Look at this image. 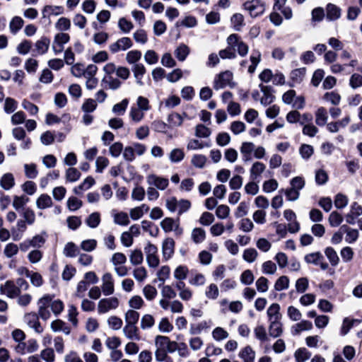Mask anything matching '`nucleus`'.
Returning <instances> with one entry per match:
<instances>
[{
    "mask_svg": "<svg viewBox=\"0 0 362 362\" xmlns=\"http://www.w3.org/2000/svg\"><path fill=\"white\" fill-rule=\"evenodd\" d=\"M38 314L41 319L47 320L51 314L49 308L54 315H59L64 310V303L59 300H54L53 296L46 294L37 300Z\"/></svg>",
    "mask_w": 362,
    "mask_h": 362,
    "instance_id": "nucleus-1",
    "label": "nucleus"
},
{
    "mask_svg": "<svg viewBox=\"0 0 362 362\" xmlns=\"http://www.w3.org/2000/svg\"><path fill=\"white\" fill-rule=\"evenodd\" d=\"M119 300L115 296L102 298L98 303V313L103 315L111 310H117L119 306Z\"/></svg>",
    "mask_w": 362,
    "mask_h": 362,
    "instance_id": "nucleus-2",
    "label": "nucleus"
},
{
    "mask_svg": "<svg viewBox=\"0 0 362 362\" xmlns=\"http://www.w3.org/2000/svg\"><path fill=\"white\" fill-rule=\"evenodd\" d=\"M144 252L148 265L153 268L157 267L160 263L157 247L148 242L144 247Z\"/></svg>",
    "mask_w": 362,
    "mask_h": 362,
    "instance_id": "nucleus-3",
    "label": "nucleus"
},
{
    "mask_svg": "<svg viewBox=\"0 0 362 362\" xmlns=\"http://www.w3.org/2000/svg\"><path fill=\"white\" fill-rule=\"evenodd\" d=\"M227 42L233 49H236L240 56L244 57L247 54L248 46L239 40L238 35L231 34L229 35L227 38Z\"/></svg>",
    "mask_w": 362,
    "mask_h": 362,
    "instance_id": "nucleus-4",
    "label": "nucleus"
},
{
    "mask_svg": "<svg viewBox=\"0 0 362 362\" xmlns=\"http://www.w3.org/2000/svg\"><path fill=\"white\" fill-rule=\"evenodd\" d=\"M233 74L230 71H225L217 75L214 81V88L216 90L232 86Z\"/></svg>",
    "mask_w": 362,
    "mask_h": 362,
    "instance_id": "nucleus-5",
    "label": "nucleus"
},
{
    "mask_svg": "<svg viewBox=\"0 0 362 362\" xmlns=\"http://www.w3.org/2000/svg\"><path fill=\"white\" fill-rule=\"evenodd\" d=\"M101 289L105 296H110L115 292V281L113 276L110 272L103 274L101 278Z\"/></svg>",
    "mask_w": 362,
    "mask_h": 362,
    "instance_id": "nucleus-6",
    "label": "nucleus"
},
{
    "mask_svg": "<svg viewBox=\"0 0 362 362\" xmlns=\"http://www.w3.org/2000/svg\"><path fill=\"white\" fill-rule=\"evenodd\" d=\"M133 45L132 40L128 37H123L118 39L116 42L109 46L110 51L115 54L120 51H125Z\"/></svg>",
    "mask_w": 362,
    "mask_h": 362,
    "instance_id": "nucleus-7",
    "label": "nucleus"
},
{
    "mask_svg": "<svg viewBox=\"0 0 362 362\" xmlns=\"http://www.w3.org/2000/svg\"><path fill=\"white\" fill-rule=\"evenodd\" d=\"M39 314L35 313H27L24 316V321L27 325L35 330L37 334H40L44 331L43 327L39 321Z\"/></svg>",
    "mask_w": 362,
    "mask_h": 362,
    "instance_id": "nucleus-8",
    "label": "nucleus"
},
{
    "mask_svg": "<svg viewBox=\"0 0 362 362\" xmlns=\"http://www.w3.org/2000/svg\"><path fill=\"white\" fill-rule=\"evenodd\" d=\"M245 8L252 17H257L264 11V4L259 0H252L244 4Z\"/></svg>",
    "mask_w": 362,
    "mask_h": 362,
    "instance_id": "nucleus-9",
    "label": "nucleus"
},
{
    "mask_svg": "<svg viewBox=\"0 0 362 362\" xmlns=\"http://www.w3.org/2000/svg\"><path fill=\"white\" fill-rule=\"evenodd\" d=\"M147 183L159 190H165L168 185L169 180L168 178L158 176L154 174H151L146 177Z\"/></svg>",
    "mask_w": 362,
    "mask_h": 362,
    "instance_id": "nucleus-10",
    "label": "nucleus"
},
{
    "mask_svg": "<svg viewBox=\"0 0 362 362\" xmlns=\"http://www.w3.org/2000/svg\"><path fill=\"white\" fill-rule=\"evenodd\" d=\"M0 293L10 298H14L19 296V291L16 288V284L12 281H7L4 284H1L0 286Z\"/></svg>",
    "mask_w": 362,
    "mask_h": 362,
    "instance_id": "nucleus-11",
    "label": "nucleus"
},
{
    "mask_svg": "<svg viewBox=\"0 0 362 362\" xmlns=\"http://www.w3.org/2000/svg\"><path fill=\"white\" fill-rule=\"evenodd\" d=\"M341 233L344 236L345 242L349 244L355 243L359 236V232L357 229L350 228L347 226H342L341 227Z\"/></svg>",
    "mask_w": 362,
    "mask_h": 362,
    "instance_id": "nucleus-12",
    "label": "nucleus"
},
{
    "mask_svg": "<svg viewBox=\"0 0 362 362\" xmlns=\"http://www.w3.org/2000/svg\"><path fill=\"white\" fill-rule=\"evenodd\" d=\"M122 332L129 340L139 341L141 339L139 328L135 325L125 324L122 329Z\"/></svg>",
    "mask_w": 362,
    "mask_h": 362,
    "instance_id": "nucleus-13",
    "label": "nucleus"
},
{
    "mask_svg": "<svg viewBox=\"0 0 362 362\" xmlns=\"http://www.w3.org/2000/svg\"><path fill=\"white\" fill-rule=\"evenodd\" d=\"M160 226L165 233L175 230L177 233H182L178 223L172 218H165L160 222Z\"/></svg>",
    "mask_w": 362,
    "mask_h": 362,
    "instance_id": "nucleus-14",
    "label": "nucleus"
},
{
    "mask_svg": "<svg viewBox=\"0 0 362 362\" xmlns=\"http://www.w3.org/2000/svg\"><path fill=\"white\" fill-rule=\"evenodd\" d=\"M175 241L172 238H166L162 245L163 257L165 260L172 257L174 254Z\"/></svg>",
    "mask_w": 362,
    "mask_h": 362,
    "instance_id": "nucleus-15",
    "label": "nucleus"
},
{
    "mask_svg": "<svg viewBox=\"0 0 362 362\" xmlns=\"http://www.w3.org/2000/svg\"><path fill=\"white\" fill-rule=\"evenodd\" d=\"M362 214V206L354 202L351 207V211L345 216L346 221L349 224H354L355 219Z\"/></svg>",
    "mask_w": 362,
    "mask_h": 362,
    "instance_id": "nucleus-16",
    "label": "nucleus"
},
{
    "mask_svg": "<svg viewBox=\"0 0 362 362\" xmlns=\"http://www.w3.org/2000/svg\"><path fill=\"white\" fill-rule=\"evenodd\" d=\"M261 91L263 93L262 97L260 99L262 105L267 106L270 105L274 100V96L272 94V88L267 86L260 85Z\"/></svg>",
    "mask_w": 362,
    "mask_h": 362,
    "instance_id": "nucleus-17",
    "label": "nucleus"
},
{
    "mask_svg": "<svg viewBox=\"0 0 362 362\" xmlns=\"http://www.w3.org/2000/svg\"><path fill=\"white\" fill-rule=\"evenodd\" d=\"M50 327L54 332H62L66 335H69L71 332V329L67 324L59 319L52 321Z\"/></svg>",
    "mask_w": 362,
    "mask_h": 362,
    "instance_id": "nucleus-18",
    "label": "nucleus"
},
{
    "mask_svg": "<svg viewBox=\"0 0 362 362\" xmlns=\"http://www.w3.org/2000/svg\"><path fill=\"white\" fill-rule=\"evenodd\" d=\"M283 333V325L281 320L269 321V334L274 338L280 337Z\"/></svg>",
    "mask_w": 362,
    "mask_h": 362,
    "instance_id": "nucleus-19",
    "label": "nucleus"
},
{
    "mask_svg": "<svg viewBox=\"0 0 362 362\" xmlns=\"http://www.w3.org/2000/svg\"><path fill=\"white\" fill-rule=\"evenodd\" d=\"M132 70L133 71L136 83L140 86H144L142 78L146 72L144 65L141 63L136 64L132 66Z\"/></svg>",
    "mask_w": 362,
    "mask_h": 362,
    "instance_id": "nucleus-20",
    "label": "nucleus"
},
{
    "mask_svg": "<svg viewBox=\"0 0 362 362\" xmlns=\"http://www.w3.org/2000/svg\"><path fill=\"white\" fill-rule=\"evenodd\" d=\"M255 351L250 346H246L243 348L238 354L243 362H255Z\"/></svg>",
    "mask_w": 362,
    "mask_h": 362,
    "instance_id": "nucleus-21",
    "label": "nucleus"
},
{
    "mask_svg": "<svg viewBox=\"0 0 362 362\" xmlns=\"http://www.w3.org/2000/svg\"><path fill=\"white\" fill-rule=\"evenodd\" d=\"M101 85L105 88L117 90L120 87L121 81L112 76H105L101 81Z\"/></svg>",
    "mask_w": 362,
    "mask_h": 362,
    "instance_id": "nucleus-22",
    "label": "nucleus"
},
{
    "mask_svg": "<svg viewBox=\"0 0 362 362\" xmlns=\"http://www.w3.org/2000/svg\"><path fill=\"white\" fill-rule=\"evenodd\" d=\"M26 222L23 220H18L16 223V228L11 229V233L13 239L16 241L21 239L23 233L26 230L27 226Z\"/></svg>",
    "mask_w": 362,
    "mask_h": 362,
    "instance_id": "nucleus-23",
    "label": "nucleus"
},
{
    "mask_svg": "<svg viewBox=\"0 0 362 362\" xmlns=\"http://www.w3.org/2000/svg\"><path fill=\"white\" fill-rule=\"evenodd\" d=\"M268 320H281L282 315L280 313V305L278 303H272L267 309Z\"/></svg>",
    "mask_w": 362,
    "mask_h": 362,
    "instance_id": "nucleus-24",
    "label": "nucleus"
},
{
    "mask_svg": "<svg viewBox=\"0 0 362 362\" xmlns=\"http://www.w3.org/2000/svg\"><path fill=\"white\" fill-rule=\"evenodd\" d=\"M255 150V144L252 142H243L240 148V151L243 155L244 161H249L251 159V153Z\"/></svg>",
    "mask_w": 362,
    "mask_h": 362,
    "instance_id": "nucleus-25",
    "label": "nucleus"
},
{
    "mask_svg": "<svg viewBox=\"0 0 362 362\" xmlns=\"http://www.w3.org/2000/svg\"><path fill=\"white\" fill-rule=\"evenodd\" d=\"M24 269L25 276L30 279V283L33 286L40 287L43 284L44 280L40 273L30 272L27 269Z\"/></svg>",
    "mask_w": 362,
    "mask_h": 362,
    "instance_id": "nucleus-26",
    "label": "nucleus"
},
{
    "mask_svg": "<svg viewBox=\"0 0 362 362\" xmlns=\"http://www.w3.org/2000/svg\"><path fill=\"white\" fill-rule=\"evenodd\" d=\"M187 117V115L185 112H183L182 115L173 112L168 115V122L171 127H180L182 125L184 119Z\"/></svg>",
    "mask_w": 362,
    "mask_h": 362,
    "instance_id": "nucleus-27",
    "label": "nucleus"
},
{
    "mask_svg": "<svg viewBox=\"0 0 362 362\" xmlns=\"http://www.w3.org/2000/svg\"><path fill=\"white\" fill-rule=\"evenodd\" d=\"M15 185V180L12 173L4 174L0 179V186L5 190L11 189Z\"/></svg>",
    "mask_w": 362,
    "mask_h": 362,
    "instance_id": "nucleus-28",
    "label": "nucleus"
},
{
    "mask_svg": "<svg viewBox=\"0 0 362 362\" xmlns=\"http://www.w3.org/2000/svg\"><path fill=\"white\" fill-rule=\"evenodd\" d=\"M313 328V324L308 320H302L296 323L291 327V332L294 335L300 334L303 331L310 330Z\"/></svg>",
    "mask_w": 362,
    "mask_h": 362,
    "instance_id": "nucleus-29",
    "label": "nucleus"
},
{
    "mask_svg": "<svg viewBox=\"0 0 362 362\" xmlns=\"http://www.w3.org/2000/svg\"><path fill=\"white\" fill-rule=\"evenodd\" d=\"M49 44L50 40L46 37H42L38 40L35 44L37 54L40 55L45 54L48 51Z\"/></svg>",
    "mask_w": 362,
    "mask_h": 362,
    "instance_id": "nucleus-30",
    "label": "nucleus"
},
{
    "mask_svg": "<svg viewBox=\"0 0 362 362\" xmlns=\"http://www.w3.org/2000/svg\"><path fill=\"white\" fill-rule=\"evenodd\" d=\"M265 169L266 165L264 163L258 161L255 162L250 170V177L252 180H256L260 176V175L265 170Z\"/></svg>",
    "mask_w": 362,
    "mask_h": 362,
    "instance_id": "nucleus-31",
    "label": "nucleus"
},
{
    "mask_svg": "<svg viewBox=\"0 0 362 362\" xmlns=\"http://www.w3.org/2000/svg\"><path fill=\"white\" fill-rule=\"evenodd\" d=\"M156 324L155 317L151 314H144L142 315L140 321V327L142 330L150 329Z\"/></svg>",
    "mask_w": 362,
    "mask_h": 362,
    "instance_id": "nucleus-32",
    "label": "nucleus"
},
{
    "mask_svg": "<svg viewBox=\"0 0 362 362\" xmlns=\"http://www.w3.org/2000/svg\"><path fill=\"white\" fill-rule=\"evenodd\" d=\"M24 21L20 16H14L9 23L10 32L16 35L23 26Z\"/></svg>",
    "mask_w": 362,
    "mask_h": 362,
    "instance_id": "nucleus-33",
    "label": "nucleus"
},
{
    "mask_svg": "<svg viewBox=\"0 0 362 362\" xmlns=\"http://www.w3.org/2000/svg\"><path fill=\"white\" fill-rule=\"evenodd\" d=\"M339 16V9L333 4H328L326 7V18L332 21L337 20Z\"/></svg>",
    "mask_w": 362,
    "mask_h": 362,
    "instance_id": "nucleus-34",
    "label": "nucleus"
},
{
    "mask_svg": "<svg viewBox=\"0 0 362 362\" xmlns=\"http://www.w3.org/2000/svg\"><path fill=\"white\" fill-rule=\"evenodd\" d=\"M327 110L323 107H319L315 112V123L318 126H324L327 121Z\"/></svg>",
    "mask_w": 362,
    "mask_h": 362,
    "instance_id": "nucleus-35",
    "label": "nucleus"
},
{
    "mask_svg": "<svg viewBox=\"0 0 362 362\" xmlns=\"http://www.w3.org/2000/svg\"><path fill=\"white\" fill-rule=\"evenodd\" d=\"M36 205L38 209H45L52 206V200L48 194H41L36 201Z\"/></svg>",
    "mask_w": 362,
    "mask_h": 362,
    "instance_id": "nucleus-36",
    "label": "nucleus"
},
{
    "mask_svg": "<svg viewBox=\"0 0 362 362\" xmlns=\"http://www.w3.org/2000/svg\"><path fill=\"white\" fill-rule=\"evenodd\" d=\"M174 54L179 61L183 62L189 54V48L186 45L181 44L176 48Z\"/></svg>",
    "mask_w": 362,
    "mask_h": 362,
    "instance_id": "nucleus-37",
    "label": "nucleus"
},
{
    "mask_svg": "<svg viewBox=\"0 0 362 362\" xmlns=\"http://www.w3.org/2000/svg\"><path fill=\"white\" fill-rule=\"evenodd\" d=\"M213 339L216 341H221L229 337V333L221 327H216L211 332Z\"/></svg>",
    "mask_w": 362,
    "mask_h": 362,
    "instance_id": "nucleus-38",
    "label": "nucleus"
},
{
    "mask_svg": "<svg viewBox=\"0 0 362 362\" xmlns=\"http://www.w3.org/2000/svg\"><path fill=\"white\" fill-rule=\"evenodd\" d=\"M139 319V313L134 310H128L124 314L125 324L136 325Z\"/></svg>",
    "mask_w": 362,
    "mask_h": 362,
    "instance_id": "nucleus-39",
    "label": "nucleus"
},
{
    "mask_svg": "<svg viewBox=\"0 0 362 362\" xmlns=\"http://www.w3.org/2000/svg\"><path fill=\"white\" fill-rule=\"evenodd\" d=\"M80 171L75 168H69L65 172V178L67 182H75L81 177Z\"/></svg>",
    "mask_w": 362,
    "mask_h": 362,
    "instance_id": "nucleus-40",
    "label": "nucleus"
},
{
    "mask_svg": "<svg viewBox=\"0 0 362 362\" xmlns=\"http://www.w3.org/2000/svg\"><path fill=\"white\" fill-rule=\"evenodd\" d=\"M261 60V53L258 50H253L250 56L251 65L248 67V72L252 74Z\"/></svg>",
    "mask_w": 362,
    "mask_h": 362,
    "instance_id": "nucleus-41",
    "label": "nucleus"
},
{
    "mask_svg": "<svg viewBox=\"0 0 362 362\" xmlns=\"http://www.w3.org/2000/svg\"><path fill=\"white\" fill-rule=\"evenodd\" d=\"M206 238V232L202 228H195L192 231V239L196 244L202 243Z\"/></svg>",
    "mask_w": 362,
    "mask_h": 362,
    "instance_id": "nucleus-42",
    "label": "nucleus"
},
{
    "mask_svg": "<svg viewBox=\"0 0 362 362\" xmlns=\"http://www.w3.org/2000/svg\"><path fill=\"white\" fill-rule=\"evenodd\" d=\"M294 356L296 362H305L311 356V353L305 348H300L295 351Z\"/></svg>",
    "mask_w": 362,
    "mask_h": 362,
    "instance_id": "nucleus-43",
    "label": "nucleus"
},
{
    "mask_svg": "<svg viewBox=\"0 0 362 362\" xmlns=\"http://www.w3.org/2000/svg\"><path fill=\"white\" fill-rule=\"evenodd\" d=\"M142 56L141 52L139 50H131L126 54V61L129 64H136L141 59Z\"/></svg>",
    "mask_w": 362,
    "mask_h": 362,
    "instance_id": "nucleus-44",
    "label": "nucleus"
},
{
    "mask_svg": "<svg viewBox=\"0 0 362 362\" xmlns=\"http://www.w3.org/2000/svg\"><path fill=\"white\" fill-rule=\"evenodd\" d=\"M219 290L216 284H210L206 288L205 296L210 300H216L218 297Z\"/></svg>",
    "mask_w": 362,
    "mask_h": 362,
    "instance_id": "nucleus-45",
    "label": "nucleus"
},
{
    "mask_svg": "<svg viewBox=\"0 0 362 362\" xmlns=\"http://www.w3.org/2000/svg\"><path fill=\"white\" fill-rule=\"evenodd\" d=\"M142 291L146 299L149 301L153 300L158 294L157 289L150 284L146 285Z\"/></svg>",
    "mask_w": 362,
    "mask_h": 362,
    "instance_id": "nucleus-46",
    "label": "nucleus"
},
{
    "mask_svg": "<svg viewBox=\"0 0 362 362\" xmlns=\"http://www.w3.org/2000/svg\"><path fill=\"white\" fill-rule=\"evenodd\" d=\"M290 280L286 276H280L274 284V289L281 291L287 289L289 287Z\"/></svg>",
    "mask_w": 362,
    "mask_h": 362,
    "instance_id": "nucleus-47",
    "label": "nucleus"
},
{
    "mask_svg": "<svg viewBox=\"0 0 362 362\" xmlns=\"http://www.w3.org/2000/svg\"><path fill=\"white\" fill-rule=\"evenodd\" d=\"M323 100L333 105H337L339 103V94L337 90L327 92L323 95Z\"/></svg>",
    "mask_w": 362,
    "mask_h": 362,
    "instance_id": "nucleus-48",
    "label": "nucleus"
},
{
    "mask_svg": "<svg viewBox=\"0 0 362 362\" xmlns=\"http://www.w3.org/2000/svg\"><path fill=\"white\" fill-rule=\"evenodd\" d=\"M323 256L319 252H313L308 254L305 256L304 259L308 264H313L315 265H318L321 260H323Z\"/></svg>",
    "mask_w": 362,
    "mask_h": 362,
    "instance_id": "nucleus-49",
    "label": "nucleus"
},
{
    "mask_svg": "<svg viewBox=\"0 0 362 362\" xmlns=\"http://www.w3.org/2000/svg\"><path fill=\"white\" fill-rule=\"evenodd\" d=\"M361 322H362V320L351 319L349 317H346L343 320V324H342V327H341L342 333L344 334H346L354 324H360Z\"/></svg>",
    "mask_w": 362,
    "mask_h": 362,
    "instance_id": "nucleus-50",
    "label": "nucleus"
},
{
    "mask_svg": "<svg viewBox=\"0 0 362 362\" xmlns=\"http://www.w3.org/2000/svg\"><path fill=\"white\" fill-rule=\"evenodd\" d=\"M97 108V103L92 98L85 100L81 105V110L84 113H90Z\"/></svg>",
    "mask_w": 362,
    "mask_h": 362,
    "instance_id": "nucleus-51",
    "label": "nucleus"
},
{
    "mask_svg": "<svg viewBox=\"0 0 362 362\" xmlns=\"http://www.w3.org/2000/svg\"><path fill=\"white\" fill-rule=\"evenodd\" d=\"M144 110L132 107L129 111V117L134 122H141L144 117Z\"/></svg>",
    "mask_w": 362,
    "mask_h": 362,
    "instance_id": "nucleus-52",
    "label": "nucleus"
},
{
    "mask_svg": "<svg viewBox=\"0 0 362 362\" xmlns=\"http://www.w3.org/2000/svg\"><path fill=\"white\" fill-rule=\"evenodd\" d=\"M188 268L185 265H180L174 271V277L178 281H183L187 276Z\"/></svg>",
    "mask_w": 362,
    "mask_h": 362,
    "instance_id": "nucleus-53",
    "label": "nucleus"
},
{
    "mask_svg": "<svg viewBox=\"0 0 362 362\" xmlns=\"http://www.w3.org/2000/svg\"><path fill=\"white\" fill-rule=\"evenodd\" d=\"M305 71L306 70L305 68H299L293 70L291 73V78L292 81L296 83H300L304 78Z\"/></svg>",
    "mask_w": 362,
    "mask_h": 362,
    "instance_id": "nucleus-54",
    "label": "nucleus"
},
{
    "mask_svg": "<svg viewBox=\"0 0 362 362\" xmlns=\"http://www.w3.org/2000/svg\"><path fill=\"white\" fill-rule=\"evenodd\" d=\"M128 304L132 310H139L144 305V301L141 296L136 295L129 300Z\"/></svg>",
    "mask_w": 362,
    "mask_h": 362,
    "instance_id": "nucleus-55",
    "label": "nucleus"
},
{
    "mask_svg": "<svg viewBox=\"0 0 362 362\" xmlns=\"http://www.w3.org/2000/svg\"><path fill=\"white\" fill-rule=\"evenodd\" d=\"M108 326L114 330H118L122 328L123 322L122 320L115 315H112L107 318V320Z\"/></svg>",
    "mask_w": 362,
    "mask_h": 362,
    "instance_id": "nucleus-56",
    "label": "nucleus"
},
{
    "mask_svg": "<svg viewBox=\"0 0 362 362\" xmlns=\"http://www.w3.org/2000/svg\"><path fill=\"white\" fill-rule=\"evenodd\" d=\"M254 334L255 337L261 342H264L269 340L266 329L263 325H258L254 329Z\"/></svg>",
    "mask_w": 362,
    "mask_h": 362,
    "instance_id": "nucleus-57",
    "label": "nucleus"
},
{
    "mask_svg": "<svg viewBox=\"0 0 362 362\" xmlns=\"http://www.w3.org/2000/svg\"><path fill=\"white\" fill-rule=\"evenodd\" d=\"M47 233L42 232L41 234L36 235L30 240L33 247H41L46 241Z\"/></svg>",
    "mask_w": 362,
    "mask_h": 362,
    "instance_id": "nucleus-58",
    "label": "nucleus"
},
{
    "mask_svg": "<svg viewBox=\"0 0 362 362\" xmlns=\"http://www.w3.org/2000/svg\"><path fill=\"white\" fill-rule=\"evenodd\" d=\"M25 175L29 179H35L38 175L37 166L35 163L24 165Z\"/></svg>",
    "mask_w": 362,
    "mask_h": 362,
    "instance_id": "nucleus-59",
    "label": "nucleus"
},
{
    "mask_svg": "<svg viewBox=\"0 0 362 362\" xmlns=\"http://www.w3.org/2000/svg\"><path fill=\"white\" fill-rule=\"evenodd\" d=\"M100 222V215L98 212H93L88 216L87 218L86 223V224L92 228H96Z\"/></svg>",
    "mask_w": 362,
    "mask_h": 362,
    "instance_id": "nucleus-60",
    "label": "nucleus"
},
{
    "mask_svg": "<svg viewBox=\"0 0 362 362\" xmlns=\"http://www.w3.org/2000/svg\"><path fill=\"white\" fill-rule=\"evenodd\" d=\"M158 330L163 333H169L173 329V325L170 322L167 317L160 319L158 323Z\"/></svg>",
    "mask_w": 362,
    "mask_h": 362,
    "instance_id": "nucleus-61",
    "label": "nucleus"
},
{
    "mask_svg": "<svg viewBox=\"0 0 362 362\" xmlns=\"http://www.w3.org/2000/svg\"><path fill=\"white\" fill-rule=\"evenodd\" d=\"M129 104L127 99L122 100L120 103L115 104L112 107V112L117 115H123Z\"/></svg>",
    "mask_w": 362,
    "mask_h": 362,
    "instance_id": "nucleus-62",
    "label": "nucleus"
},
{
    "mask_svg": "<svg viewBox=\"0 0 362 362\" xmlns=\"http://www.w3.org/2000/svg\"><path fill=\"white\" fill-rule=\"evenodd\" d=\"M78 253V248L74 243H68L65 245L63 254L68 257H74Z\"/></svg>",
    "mask_w": 362,
    "mask_h": 362,
    "instance_id": "nucleus-63",
    "label": "nucleus"
},
{
    "mask_svg": "<svg viewBox=\"0 0 362 362\" xmlns=\"http://www.w3.org/2000/svg\"><path fill=\"white\" fill-rule=\"evenodd\" d=\"M29 199L26 197L25 196H14L13 200V207L16 210L18 211L23 208V206L27 204Z\"/></svg>",
    "mask_w": 362,
    "mask_h": 362,
    "instance_id": "nucleus-64",
    "label": "nucleus"
}]
</instances>
